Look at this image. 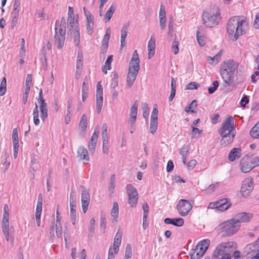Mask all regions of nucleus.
Instances as JSON below:
<instances>
[{
  "mask_svg": "<svg viewBox=\"0 0 259 259\" xmlns=\"http://www.w3.org/2000/svg\"><path fill=\"white\" fill-rule=\"evenodd\" d=\"M159 17V18L162 17L163 18H166V13H165V7L163 5H161V6H160Z\"/></svg>",
  "mask_w": 259,
  "mask_h": 259,
  "instance_id": "obj_58",
  "label": "nucleus"
},
{
  "mask_svg": "<svg viewBox=\"0 0 259 259\" xmlns=\"http://www.w3.org/2000/svg\"><path fill=\"white\" fill-rule=\"evenodd\" d=\"M179 41L178 40V39L175 38L174 40V41L172 42V50L174 53V54H177L179 52Z\"/></svg>",
  "mask_w": 259,
  "mask_h": 259,
  "instance_id": "obj_46",
  "label": "nucleus"
},
{
  "mask_svg": "<svg viewBox=\"0 0 259 259\" xmlns=\"http://www.w3.org/2000/svg\"><path fill=\"white\" fill-rule=\"evenodd\" d=\"M157 119H150V132L151 133L154 134L157 130Z\"/></svg>",
  "mask_w": 259,
  "mask_h": 259,
  "instance_id": "obj_38",
  "label": "nucleus"
},
{
  "mask_svg": "<svg viewBox=\"0 0 259 259\" xmlns=\"http://www.w3.org/2000/svg\"><path fill=\"white\" fill-rule=\"evenodd\" d=\"M110 37V36H109L108 35H106V34L104 35L103 40H102V49H105V50H106L107 49Z\"/></svg>",
  "mask_w": 259,
  "mask_h": 259,
  "instance_id": "obj_43",
  "label": "nucleus"
},
{
  "mask_svg": "<svg viewBox=\"0 0 259 259\" xmlns=\"http://www.w3.org/2000/svg\"><path fill=\"white\" fill-rule=\"evenodd\" d=\"M9 217V207L7 204H5L2 224L3 233L7 241L9 240L10 238Z\"/></svg>",
  "mask_w": 259,
  "mask_h": 259,
  "instance_id": "obj_11",
  "label": "nucleus"
},
{
  "mask_svg": "<svg viewBox=\"0 0 259 259\" xmlns=\"http://www.w3.org/2000/svg\"><path fill=\"white\" fill-rule=\"evenodd\" d=\"M7 80L6 77L2 79L0 85V96H2L5 95L6 92Z\"/></svg>",
  "mask_w": 259,
  "mask_h": 259,
  "instance_id": "obj_39",
  "label": "nucleus"
},
{
  "mask_svg": "<svg viewBox=\"0 0 259 259\" xmlns=\"http://www.w3.org/2000/svg\"><path fill=\"white\" fill-rule=\"evenodd\" d=\"M116 9V6L114 4H112L109 8L106 11L104 17V20L105 22H109L111 18H112L113 14L114 13L115 10Z\"/></svg>",
  "mask_w": 259,
  "mask_h": 259,
  "instance_id": "obj_23",
  "label": "nucleus"
},
{
  "mask_svg": "<svg viewBox=\"0 0 259 259\" xmlns=\"http://www.w3.org/2000/svg\"><path fill=\"white\" fill-rule=\"evenodd\" d=\"M251 159L254 166L259 165V155L253 156Z\"/></svg>",
  "mask_w": 259,
  "mask_h": 259,
  "instance_id": "obj_64",
  "label": "nucleus"
},
{
  "mask_svg": "<svg viewBox=\"0 0 259 259\" xmlns=\"http://www.w3.org/2000/svg\"><path fill=\"white\" fill-rule=\"evenodd\" d=\"M142 107L143 110V117L146 118L148 115V113L147 112L148 110V104L146 103H143L142 104Z\"/></svg>",
  "mask_w": 259,
  "mask_h": 259,
  "instance_id": "obj_54",
  "label": "nucleus"
},
{
  "mask_svg": "<svg viewBox=\"0 0 259 259\" xmlns=\"http://www.w3.org/2000/svg\"><path fill=\"white\" fill-rule=\"evenodd\" d=\"M209 244L210 241L208 239L200 241L195 248L191 250L190 253V259H199L201 257L208 249Z\"/></svg>",
  "mask_w": 259,
  "mask_h": 259,
  "instance_id": "obj_8",
  "label": "nucleus"
},
{
  "mask_svg": "<svg viewBox=\"0 0 259 259\" xmlns=\"http://www.w3.org/2000/svg\"><path fill=\"white\" fill-rule=\"evenodd\" d=\"M189 153V148L187 145H184L179 150V154L182 156V162L185 164H186V159Z\"/></svg>",
  "mask_w": 259,
  "mask_h": 259,
  "instance_id": "obj_25",
  "label": "nucleus"
},
{
  "mask_svg": "<svg viewBox=\"0 0 259 259\" xmlns=\"http://www.w3.org/2000/svg\"><path fill=\"white\" fill-rule=\"evenodd\" d=\"M82 55L78 54L76 60V69H82Z\"/></svg>",
  "mask_w": 259,
  "mask_h": 259,
  "instance_id": "obj_45",
  "label": "nucleus"
},
{
  "mask_svg": "<svg viewBox=\"0 0 259 259\" xmlns=\"http://www.w3.org/2000/svg\"><path fill=\"white\" fill-rule=\"evenodd\" d=\"M155 39L154 36L152 35L151 36L150 39L149 40L148 44V59L151 58L155 54Z\"/></svg>",
  "mask_w": 259,
  "mask_h": 259,
  "instance_id": "obj_20",
  "label": "nucleus"
},
{
  "mask_svg": "<svg viewBox=\"0 0 259 259\" xmlns=\"http://www.w3.org/2000/svg\"><path fill=\"white\" fill-rule=\"evenodd\" d=\"M197 106V101L196 100H193L190 104L186 107L185 109V111L187 113L191 112V113H195L196 112L193 110V108H195Z\"/></svg>",
  "mask_w": 259,
  "mask_h": 259,
  "instance_id": "obj_40",
  "label": "nucleus"
},
{
  "mask_svg": "<svg viewBox=\"0 0 259 259\" xmlns=\"http://www.w3.org/2000/svg\"><path fill=\"white\" fill-rule=\"evenodd\" d=\"M42 196L41 194H39L38 196L37 206L36 208L35 214H41L42 205Z\"/></svg>",
  "mask_w": 259,
  "mask_h": 259,
  "instance_id": "obj_33",
  "label": "nucleus"
},
{
  "mask_svg": "<svg viewBox=\"0 0 259 259\" xmlns=\"http://www.w3.org/2000/svg\"><path fill=\"white\" fill-rule=\"evenodd\" d=\"M194 202L193 200L189 201L186 199H180L177 205V209L179 214L182 217L186 216L191 210Z\"/></svg>",
  "mask_w": 259,
  "mask_h": 259,
  "instance_id": "obj_10",
  "label": "nucleus"
},
{
  "mask_svg": "<svg viewBox=\"0 0 259 259\" xmlns=\"http://www.w3.org/2000/svg\"><path fill=\"white\" fill-rule=\"evenodd\" d=\"M158 114V110L156 107H154L153 109L151 115V119H157V116Z\"/></svg>",
  "mask_w": 259,
  "mask_h": 259,
  "instance_id": "obj_61",
  "label": "nucleus"
},
{
  "mask_svg": "<svg viewBox=\"0 0 259 259\" xmlns=\"http://www.w3.org/2000/svg\"><path fill=\"white\" fill-rule=\"evenodd\" d=\"M90 196L89 192L86 190H83L81 193V201L82 211L84 213H85L88 209V207L90 202Z\"/></svg>",
  "mask_w": 259,
  "mask_h": 259,
  "instance_id": "obj_18",
  "label": "nucleus"
},
{
  "mask_svg": "<svg viewBox=\"0 0 259 259\" xmlns=\"http://www.w3.org/2000/svg\"><path fill=\"white\" fill-rule=\"evenodd\" d=\"M220 10L217 7H213L209 11H204L202 16V22L207 27H212L218 24L221 20Z\"/></svg>",
  "mask_w": 259,
  "mask_h": 259,
  "instance_id": "obj_5",
  "label": "nucleus"
},
{
  "mask_svg": "<svg viewBox=\"0 0 259 259\" xmlns=\"http://www.w3.org/2000/svg\"><path fill=\"white\" fill-rule=\"evenodd\" d=\"M96 98V112L99 114L103 104V88L100 82L97 84Z\"/></svg>",
  "mask_w": 259,
  "mask_h": 259,
  "instance_id": "obj_14",
  "label": "nucleus"
},
{
  "mask_svg": "<svg viewBox=\"0 0 259 259\" xmlns=\"http://www.w3.org/2000/svg\"><path fill=\"white\" fill-rule=\"evenodd\" d=\"M112 60H113V56L112 55L109 56L105 62V65L107 67L108 70H110L111 68V62H112Z\"/></svg>",
  "mask_w": 259,
  "mask_h": 259,
  "instance_id": "obj_55",
  "label": "nucleus"
},
{
  "mask_svg": "<svg viewBox=\"0 0 259 259\" xmlns=\"http://www.w3.org/2000/svg\"><path fill=\"white\" fill-rule=\"evenodd\" d=\"M253 26L255 28H259V13H257L253 23Z\"/></svg>",
  "mask_w": 259,
  "mask_h": 259,
  "instance_id": "obj_63",
  "label": "nucleus"
},
{
  "mask_svg": "<svg viewBox=\"0 0 259 259\" xmlns=\"http://www.w3.org/2000/svg\"><path fill=\"white\" fill-rule=\"evenodd\" d=\"M140 59L137 51L135 50L129 63L128 72L127 75V85L130 88L134 83L140 70Z\"/></svg>",
  "mask_w": 259,
  "mask_h": 259,
  "instance_id": "obj_4",
  "label": "nucleus"
},
{
  "mask_svg": "<svg viewBox=\"0 0 259 259\" xmlns=\"http://www.w3.org/2000/svg\"><path fill=\"white\" fill-rule=\"evenodd\" d=\"M55 35L54 36V43L57 49H61L64 46L66 34V21L64 17H62L60 26L59 29L55 27Z\"/></svg>",
  "mask_w": 259,
  "mask_h": 259,
  "instance_id": "obj_7",
  "label": "nucleus"
},
{
  "mask_svg": "<svg viewBox=\"0 0 259 259\" xmlns=\"http://www.w3.org/2000/svg\"><path fill=\"white\" fill-rule=\"evenodd\" d=\"M122 232L120 228L118 229L116 233L113 245V250L115 254H117L119 251V247L121 244L122 239Z\"/></svg>",
  "mask_w": 259,
  "mask_h": 259,
  "instance_id": "obj_16",
  "label": "nucleus"
},
{
  "mask_svg": "<svg viewBox=\"0 0 259 259\" xmlns=\"http://www.w3.org/2000/svg\"><path fill=\"white\" fill-rule=\"evenodd\" d=\"M164 222L166 224H171L175 226L181 227L184 225V221L181 218L174 219L167 218L164 219Z\"/></svg>",
  "mask_w": 259,
  "mask_h": 259,
  "instance_id": "obj_21",
  "label": "nucleus"
},
{
  "mask_svg": "<svg viewBox=\"0 0 259 259\" xmlns=\"http://www.w3.org/2000/svg\"><path fill=\"white\" fill-rule=\"evenodd\" d=\"M33 122L35 125H39L40 123V120L38 118V106L36 104H35V108L33 109Z\"/></svg>",
  "mask_w": 259,
  "mask_h": 259,
  "instance_id": "obj_37",
  "label": "nucleus"
},
{
  "mask_svg": "<svg viewBox=\"0 0 259 259\" xmlns=\"http://www.w3.org/2000/svg\"><path fill=\"white\" fill-rule=\"evenodd\" d=\"M68 21L69 22L68 25V32L72 34L73 33V28H75V23H78V22L74 21V17H71V18L68 17Z\"/></svg>",
  "mask_w": 259,
  "mask_h": 259,
  "instance_id": "obj_36",
  "label": "nucleus"
},
{
  "mask_svg": "<svg viewBox=\"0 0 259 259\" xmlns=\"http://www.w3.org/2000/svg\"><path fill=\"white\" fill-rule=\"evenodd\" d=\"M250 135L253 138H257L259 137V121L251 128Z\"/></svg>",
  "mask_w": 259,
  "mask_h": 259,
  "instance_id": "obj_35",
  "label": "nucleus"
},
{
  "mask_svg": "<svg viewBox=\"0 0 259 259\" xmlns=\"http://www.w3.org/2000/svg\"><path fill=\"white\" fill-rule=\"evenodd\" d=\"M76 213L75 208L70 209V220L73 225L75 223Z\"/></svg>",
  "mask_w": 259,
  "mask_h": 259,
  "instance_id": "obj_50",
  "label": "nucleus"
},
{
  "mask_svg": "<svg viewBox=\"0 0 259 259\" xmlns=\"http://www.w3.org/2000/svg\"><path fill=\"white\" fill-rule=\"evenodd\" d=\"M126 190L127 196L138 195L136 189L132 184H127L126 185Z\"/></svg>",
  "mask_w": 259,
  "mask_h": 259,
  "instance_id": "obj_34",
  "label": "nucleus"
},
{
  "mask_svg": "<svg viewBox=\"0 0 259 259\" xmlns=\"http://www.w3.org/2000/svg\"><path fill=\"white\" fill-rule=\"evenodd\" d=\"M196 36H197V39L198 44L201 46H204L205 44V41L204 39V38L202 36L199 35V30H197L196 31Z\"/></svg>",
  "mask_w": 259,
  "mask_h": 259,
  "instance_id": "obj_49",
  "label": "nucleus"
},
{
  "mask_svg": "<svg viewBox=\"0 0 259 259\" xmlns=\"http://www.w3.org/2000/svg\"><path fill=\"white\" fill-rule=\"evenodd\" d=\"M221 55H222V53L221 52H220L219 53H218L217 55H215V56H214L212 58L211 57H209L210 60L212 61V62H214L215 61V63L216 64H217L220 60V58H221Z\"/></svg>",
  "mask_w": 259,
  "mask_h": 259,
  "instance_id": "obj_56",
  "label": "nucleus"
},
{
  "mask_svg": "<svg viewBox=\"0 0 259 259\" xmlns=\"http://www.w3.org/2000/svg\"><path fill=\"white\" fill-rule=\"evenodd\" d=\"M221 225L223 232H225V235L226 236L233 235L239 229L240 227V224H238L234 218L224 222Z\"/></svg>",
  "mask_w": 259,
  "mask_h": 259,
  "instance_id": "obj_9",
  "label": "nucleus"
},
{
  "mask_svg": "<svg viewBox=\"0 0 259 259\" xmlns=\"http://www.w3.org/2000/svg\"><path fill=\"white\" fill-rule=\"evenodd\" d=\"M231 204L228 202L227 199H223L215 202H211L208 205V208L215 209V211L222 212L227 210Z\"/></svg>",
  "mask_w": 259,
  "mask_h": 259,
  "instance_id": "obj_13",
  "label": "nucleus"
},
{
  "mask_svg": "<svg viewBox=\"0 0 259 259\" xmlns=\"http://www.w3.org/2000/svg\"><path fill=\"white\" fill-rule=\"evenodd\" d=\"M48 117V108L40 111V118L42 121H45Z\"/></svg>",
  "mask_w": 259,
  "mask_h": 259,
  "instance_id": "obj_60",
  "label": "nucleus"
},
{
  "mask_svg": "<svg viewBox=\"0 0 259 259\" xmlns=\"http://www.w3.org/2000/svg\"><path fill=\"white\" fill-rule=\"evenodd\" d=\"M249 102V99L246 96H244L240 101V105L241 107H245L246 104Z\"/></svg>",
  "mask_w": 259,
  "mask_h": 259,
  "instance_id": "obj_59",
  "label": "nucleus"
},
{
  "mask_svg": "<svg viewBox=\"0 0 259 259\" xmlns=\"http://www.w3.org/2000/svg\"><path fill=\"white\" fill-rule=\"evenodd\" d=\"M138 102L136 100L133 103L130 110V117L137 118L138 112Z\"/></svg>",
  "mask_w": 259,
  "mask_h": 259,
  "instance_id": "obj_30",
  "label": "nucleus"
},
{
  "mask_svg": "<svg viewBox=\"0 0 259 259\" xmlns=\"http://www.w3.org/2000/svg\"><path fill=\"white\" fill-rule=\"evenodd\" d=\"M199 86V84L195 82H191L186 86V89L187 90L197 89Z\"/></svg>",
  "mask_w": 259,
  "mask_h": 259,
  "instance_id": "obj_53",
  "label": "nucleus"
},
{
  "mask_svg": "<svg viewBox=\"0 0 259 259\" xmlns=\"http://www.w3.org/2000/svg\"><path fill=\"white\" fill-rule=\"evenodd\" d=\"M241 156V149L234 148L229 153L228 159L230 161H234Z\"/></svg>",
  "mask_w": 259,
  "mask_h": 259,
  "instance_id": "obj_22",
  "label": "nucleus"
},
{
  "mask_svg": "<svg viewBox=\"0 0 259 259\" xmlns=\"http://www.w3.org/2000/svg\"><path fill=\"white\" fill-rule=\"evenodd\" d=\"M142 208L144 211L143 216L145 219H147L148 217V212H149V206L147 203H144L142 206Z\"/></svg>",
  "mask_w": 259,
  "mask_h": 259,
  "instance_id": "obj_51",
  "label": "nucleus"
},
{
  "mask_svg": "<svg viewBox=\"0 0 259 259\" xmlns=\"http://www.w3.org/2000/svg\"><path fill=\"white\" fill-rule=\"evenodd\" d=\"M253 189V181L250 177L244 179L242 182L240 192L244 197H248Z\"/></svg>",
  "mask_w": 259,
  "mask_h": 259,
  "instance_id": "obj_12",
  "label": "nucleus"
},
{
  "mask_svg": "<svg viewBox=\"0 0 259 259\" xmlns=\"http://www.w3.org/2000/svg\"><path fill=\"white\" fill-rule=\"evenodd\" d=\"M238 64L233 60L224 61L221 65L220 73L224 82L227 85L232 84V78L237 73Z\"/></svg>",
  "mask_w": 259,
  "mask_h": 259,
  "instance_id": "obj_3",
  "label": "nucleus"
},
{
  "mask_svg": "<svg viewBox=\"0 0 259 259\" xmlns=\"http://www.w3.org/2000/svg\"><path fill=\"white\" fill-rule=\"evenodd\" d=\"M77 154L80 160H84L85 161L89 160L88 151L84 147L82 146L79 147L77 150Z\"/></svg>",
  "mask_w": 259,
  "mask_h": 259,
  "instance_id": "obj_24",
  "label": "nucleus"
},
{
  "mask_svg": "<svg viewBox=\"0 0 259 259\" xmlns=\"http://www.w3.org/2000/svg\"><path fill=\"white\" fill-rule=\"evenodd\" d=\"M234 243L233 242H225L219 244L214 249L212 259H225L227 257L231 259V253L235 248Z\"/></svg>",
  "mask_w": 259,
  "mask_h": 259,
  "instance_id": "obj_6",
  "label": "nucleus"
},
{
  "mask_svg": "<svg viewBox=\"0 0 259 259\" xmlns=\"http://www.w3.org/2000/svg\"><path fill=\"white\" fill-rule=\"evenodd\" d=\"M94 17L92 16V14H88V17H87V29L90 33L91 34L92 33V30L93 29V25L94 23L93 22Z\"/></svg>",
  "mask_w": 259,
  "mask_h": 259,
  "instance_id": "obj_29",
  "label": "nucleus"
},
{
  "mask_svg": "<svg viewBox=\"0 0 259 259\" xmlns=\"http://www.w3.org/2000/svg\"><path fill=\"white\" fill-rule=\"evenodd\" d=\"M19 10L14 9L11 14L12 19L11 20V28L13 29L17 23V20L19 16Z\"/></svg>",
  "mask_w": 259,
  "mask_h": 259,
  "instance_id": "obj_27",
  "label": "nucleus"
},
{
  "mask_svg": "<svg viewBox=\"0 0 259 259\" xmlns=\"http://www.w3.org/2000/svg\"><path fill=\"white\" fill-rule=\"evenodd\" d=\"M56 235L58 238L61 237L62 235V227L61 225L56 224Z\"/></svg>",
  "mask_w": 259,
  "mask_h": 259,
  "instance_id": "obj_57",
  "label": "nucleus"
},
{
  "mask_svg": "<svg viewBox=\"0 0 259 259\" xmlns=\"http://www.w3.org/2000/svg\"><path fill=\"white\" fill-rule=\"evenodd\" d=\"M74 34V41L76 46H78L80 43V32L78 23H76L75 28L73 30Z\"/></svg>",
  "mask_w": 259,
  "mask_h": 259,
  "instance_id": "obj_26",
  "label": "nucleus"
},
{
  "mask_svg": "<svg viewBox=\"0 0 259 259\" xmlns=\"http://www.w3.org/2000/svg\"><path fill=\"white\" fill-rule=\"evenodd\" d=\"M212 85L213 87H209L208 89V93L210 94H213L217 90L219 85V82L215 80L213 81Z\"/></svg>",
  "mask_w": 259,
  "mask_h": 259,
  "instance_id": "obj_47",
  "label": "nucleus"
},
{
  "mask_svg": "<svg viewBox=\"0 0 259 259\" xmlns=\"http://www.w3.org/2000/svg\"><path fill=\"white\" fill-rule=\"evenodd\" d=\"M249 22L240 16L232 17L228 20L227 30L229 37L234 40H237L239 36L245 34L248 29Z\"/></svg>",
  "mask_w": 259,
  "mask_h": 259,
  "instance_id": "obj_1",
  "label": "nucleus"
},
{
  "mask_svg": "<svg viewBox=\"0 0 259 259\" xmlns=\"http://www.w3.org/2000/svg\"><path fill=\"white\" fill-rule=\"evenodd\" d=\"M99 134V130L95 129L93 135L91 137L88 145L89 149L90 151L94 152L95 150L97 145Z\"/></svg>",
  "mask_w": 259,
  "mask_h": 259,
  "instance_id": "obj_19",
  "label": "nucleus"
},
{
  "mask_svg": "<svg viewBox=\"0 0 259 259\" xmlns=\"http://www.w3.org/2000/svg\"><path fill=\"white\" fill-rule=\"evenodd\" d=\"M115 176L114 174L111 175L110 179V184L109 186V191L112 193L115 188Z\"/></svg>",
  "mask_w": 259,
  "mask_h": 259,
  "instance_id": "obj_42",
  "label": "nucleus"
},
{
  "mask_svg": "<svg viewBox=\"0 0 259 259\" xmlns=\"http://www.w3.org/2000/svg\"><path fill=\"white\" fill-rule=\"evenodd\" d=\"M130 22H128L126 24H124L121 29V36L126 37L127 34V29L130 26Z\"/></svg>",
  "mask_w": 259,
  "mask_h": 259,
  "instance_id": "obj_44",
  "label": "nucleus"
},
{
  "mask_svg": "<svg viewBox=\"0 0 259 259\" xmlns=\"http://www.w3.org/2000/svg\"><path fill=\"white\" fill-rule=\"evenodd\" d=\"M132 247L130 244L126 245L125 251L124 259L131 258L132 256Z\"/></svg>",
  "mask_w": 259,
  "mask_h": 259,
  "instance_id": "obj_41",
  "label": "nucleus"
},
{
  "mask_svg": "<svg viewBox=\"0 0 259 259\" xmlns=\"http://www.w3.org/2000/svg\"><path fill=\"white\" fill-rule=\"evenodd\" d=\"M240 166L243 172L246 173L250 171L254 166L251 159L248 156L243 157L240 162Z\"/></svg>",
  "mask_w": 259,
  "mask_h": 259,
  "instance_id": "obj_15",
  "label": "nucleus"
},
{
  "mask_svg": "<svg viewBox=\"0 0 259 259\" xmlns=\"http://www.w3.org/2000/svg\"><path fill=\"white\" fill-rule=\"evenodd\" d=\"M218 132L222 137L220 142L222 146H226L233 141L236 132L232 117L230 116L226 119L218 130Z\"/></svg>",
  "mask_w": 259,
  "mask_h": 259,
  "instance_id": "obj_2",
  "label": "nucleus"
},
{
  "mask_svg": "<svg viewBox=\"0 0 259 259\" xmlns=\"http://www.w3.org/2000/svg\"><path fill=\"white\" fill-rule=\"evenodd\" d=\"M219 186V183H216L214 184H211L208 186L207 190L208 192H213L217 188H218Z\"/></svg>",
  "mask_w": 259,
  "mask_h": 259,
  "instance_id": "obj_62",
  "label": "nucleus"
},
{
  "mask_svg": "<svg viewBox=\"0 0 259 259\" xmlns=\"http://www.w3.org/2000/svg\"><path fill=\"white\" fill-rule=\"evenodd\" d=\"M95 220L94 218L91 219L90 221V227H89V232L90 235L92 236H93L95 230Z\"/></svg>",
  "mask_w": 259,
  "mask_h": 259,
  "instance_id": "obj_48",
  "label": "nucleus"
},
{
  "mask_svg": "<svg viewBox=\"0 0 259 259\" xmlns=\"http://www.w3.org/2000/svg\"><path fill=\"white\" fill-rule=\"evenodd\" d=\"M118 204L116 202H114L113 204V207L111 210V215L115 220V222H117V219L118 217Z\"/></svg>",
  "mask_w": 259,
  "mask_h": 259,
  "instance_id": "obj_32",
  "label": "nucleus"
},
{
  "mask_svg": "<svg viewBox=\"0 0 259 259\" xmlns=\"http://www.w3.org/2000/svg\"><path fill=\"white\" fill-rule=\"evenodd\" d=\"M88 125V118L85 114H83L80 118L79 123V128L81 131H85L87 130Z\"/></svg>",
  "mask_w": 259,
  "mask_h": 259,
  "instance_id": "obj_28",
  "label": "nucleus"
},
{
  "mask_svg": "<svg viewBox=\"0 0 259 259\" xmlns=\"http://www.w3.org/2000/svg\"><path fill=\"white\" fill-rule=\"evenodd\" d=\"M252 218V214L247 212H241L237 214L234 218L238 224L248 222Z\"/></svg>",
  "mask_w": 259,
  "mask_h": 259,
  "instance_id": "obj_17",
  "label": "nucleus"
},
{
  "mask_svg": "<svg viewBox=\"0 0 259 259\" xmlns=\"http://www.w3.org/2000/svg\"><path fill=\"white\" fill-rule=\"evenodd\" d=\"M138 195L127 196V202L132 207H135L138 201Z\"/></svg>",
  "mask_w": 259,
  "mask_h": 259,
  "instance_id": "obj_31",
  "label": "nucleus"
},
{
  "mask_svg": "<svg viewBox=\"0 0 259 259\" xmlns=\"http://www.w3.org/2000/svg\"><path fill=\"white\" fill-rule=\"evenodd\" d=\"M197 164V161L195 159H192L189 161L188 163H186L187 168L189 170H192L194 168Z\"/></svg>",
  "mask_w": 259,
  "mask_h": 259,
  "instance_id": "obj_52",
  "label": "nucleus"
}]
</instances>
